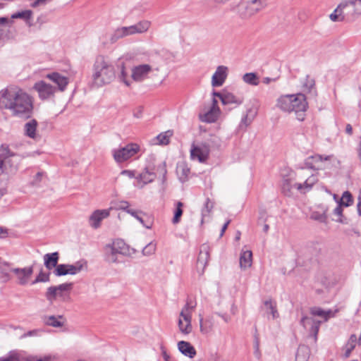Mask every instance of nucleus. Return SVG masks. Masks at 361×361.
<instances>
[{
  "mask_svg": "<svg viewBox=\"0 0 361 361\" xmlns=\"http://www.w3.org/2000/svg\"><path fill=\"white\" fill-rule=\"evenodd\" d=\"M157 245L153 242L148 243L143 249L142 254L145 256H151L155 253Z\"/></svg>",
  "mask_w": 361,
  "mask_h": 361,
  "instance_id": "nucleus-46",
  "label": "nucleus"
},
{
  "mask_svg": "<svg viewBox=\"0 0 361 361\" xmlns=\"http://www.w3.org/2000/svg\"><path fill=\"white\" fill-rule=\"evenodd\" d=\"M310 350L305 345H301L298 348L295 361H307L309 358Z\"/></svg>",
  "mask_w": 361,
  "mask_h": 361,
  "instance_id": "nucleus-39",
  "label": "nucleus"
},
{
  "mask_svg": "<svg viewBox=\"0 0 361 361\" xmlns=\"http://www.w3.org/2000/svg\"><path fill=\"white\" fill-rule=\"evenodd\" d=\"M268 217L269 216H268V215H267L266 212H264L263 210L260 211L258 221H257V224L259 226H262V231L265 233H267L269 232V225L266 223Z\"/></svg>",
  "mask_w": 361,
  "mask_h": 361,
  "instance_id": "nucleus-41",
  "label": "nucleus"
},
{
  "mask_svg": "<svg viewBox=\"0 0 361 361\" xmlns=\"http://www.w3.org/2000/svg\"><path fill=\"white\" fill-rule=\"evenodd\" d=\"M221 102L224 105L235 104L238 106L243 103V99L234 95L233 93L224 92Z\"/></svg>",
  "mask_w": 361,
  "mask_h": 361,
  "instance_id": "nucleus-31",
  "label": "nucleus"
},
{
  "mask_svg": "<svg viewBox=\"0 0 361 361\" xmlns=\"http://www.w3.org/2000/svg\"><path fill=\"white\" fill-rule=\"evenodd\" d=\"M329 18L333 22H341L345 20L341 12H336V8L331 14H330Z\"/></svg>",
  "mask_w": 361,
  "mask_h": 361,
  "instance_id": "nucleus-50",
  "label": "nucleus"
},
{
  "mask_svg": "<svg viewBox=\"0 0 361 361\" xmlns=\"http://www.w3.org/2000/svg\"><path fill=\"white\" fill-rule=\"evenodd\" d=\"M171 136V133L170 131L160 133L156 137L155 139L157 142L155 143L159 145H167L169 142V139Z\"/></svg>",
  "mask_w": 361,
  "mask_h": 361,
  "instance_id": "nucleus-44",
  "label": "nucleus"
},
{
  "mask_svg": "<svg viewBox=\"0 0 361 361\" xmlns=\"http://www.w3.org/2000/svg\"><path fill=\"white\" fill-rule=\"evenodd\" d=\"M345 131L349 135L352 134V133H353V128H352L351 125L347 124V126L345 127Z\"/></svg>",
  "mask_w": 361,
  "mask_h": 361,
  "instance_id": "nucleus-63",
  "label": "nucleus"
},
{
  "mask_svg": "<svg viewBox=\"0 0 361 361\" xmlns=\"http://www.w3.org/2000/svg\"><path fill=\"white\" fill-rule=\"evenodd\" d=\"M357 212H358L359 215L361 216V197H359V202L357 203Z\"/></svg>",
  "mask_w": 361,
  "mask_h": 361,
  "instance_id": "nucleus-64",
  "label": "nucleus"
},
{
  "mask_svg": "<svg viewBox=\"0 0 361 361\" xmlns=\"http://www.w3.org/2000/svg\"><path fill=\"white\" fill-rule=\"evenodd\" d=\"M190 170L187 164L182 161L177 164L176 173L180 182L184 183L188 180Z\"/></svg>",
  "mask_w": 361,
  "mask_h": 361,
  "instance_id": "nucleus-26",
  "label": "nucleus"
},
{
  "mask_svg": "<svg viewBox=\"0 0 361 361\" xmlns=\"http://www.w3.org/2000/svg\"><path fill=\"white\" fill-rule=\"evenodd\" d=\"M345 20H353L361 14V0H343L336 7Z\"/></svg>",
  "mask_w": 361,
  "mask_h": 361,
  "instance_id": "nucleus-9",
  "label": "nucleus"
},
{
  "mask_svg": "<svg viewBox=\"0 0 361 361\" xmlns=\"http://www.w3.org/2000/svg\"><path fill=\"white\" fill-rule=\"evenodd\" d=\"M283 176V192L287 196H291L293 194V190L295 189L301 193L309 192L314 185L318 181L315 175L310 176L304 183H293L294 172L289 169L284 170L282 173Z\"/></svg>",
  "mask_w": 361,
  "mask_h": 361,
  "instance_id": "nucleus-4",
  "label": "nucleus"
},
{
  "mask_svg": "<svg viewBox=\"0 0 361 361\" xmlns=\"http://www.w3.org/2000/svg\"><path fill=\"white\" fill-rule=\"evenodd\" d=\"M255 114L256 112L255 111L248 109L246 112V114L242 117L239 124V128L240 129L247 128L251 123Z\"/></svg>",
  "mask_w": 361,
  "mask_h": 361,
  "instance_id": "nucleus-38",
  "label": "nucleus"
},
{
  "mask_svg": "<svg viewBox=\"0 0 361 361\" xmlns=\"http://www.w3.org/2000/svg\"><path fill=\"white\" fill-rule=\"evenodd\" d=\"M209 258V252L208 247L207 245H202L197 262V269L200 274L204 273V270L207 265Z\"/></svg>",
  "mask_w": 361,
  "mask_h": 361,
  "instance_id": "nucleus-23",
  "label": "nucleus"
},
{
  "mask_svg": "<svg viewBox=\"0 0 361 361\" xmlns=\"http://www.w3.org/2000/svg\"><path fill=\"white\" fill-rule=\"evenodd\" d=\"M195 307V302L188 300L180 312L178 319V326L179 331L185 336L190 334L192 331V314Z\"/></svg>",
  "mask_w": 361,
  "mask_h": 361,
  "instance_id": "nucleus-7",
  "label": "nucleus"
},
{
  "mask_svg": "<svg viewBox=\"0 0 361 361\" xmlns=\"http://www.w3.org/2000/svg\"><path fill=\"white\" fill-rule=\"evenodd\" d=\"M54 274L58 276L68 274L67 264H59L54 270Z\"/></svg>",
  "mask_w": 361,
  "mask_h": 361,
  "instance_id": "nucleus-48",
  "label": "nucleus"
},
{
  "mask_svg": "<svg viewBox=\"0 0 361 361\" xmlns=\"http://www.w3.org/2000/svg\"><path fill=\"white\" fill-rule=\"evenodd\" d=\"M11 271L15 275L18 285L26 286L30 283L34 272V267L33 266H30L23 268H13L11 269Z\"/></svg>",
  "mask_w": 361,
  "mask_h": 361,
  "instance_id": "nucleus-13",
  "label": "nucleus"
},
{
  "mask_svg": "<svg viewBox=\"0 0 361 361\" xmlns=\"http://www.w3.org/2000/svg\"><path fill=\"white\" fill-rule=\"evenodd\" d=\"M243 81L249 85L257 86L259 83V78L255 73H247L242 77Z\"/></svg>",
  "mask_w": 361,
  "mask_h": 361,
  "instance_id": "nucleus-36",
  "label": "nucleus"
},
{
  "mask_svg": "<svg viewBox=\"0 0 361 361\" xmlns=\"http://www.w3.org/2000/svg\"><path fill=\"white\" fill-rule=\"evenodd\" d=\"M8 20L6 18H0V37L5 31V28L6 27V24L8 23Z\"/></svg>",
  "mask_w": 361,
  "mask_h": 361,
  "instance_id": "nucleus-54",
  "label": "nucleus"
},
{
  "mask_svg": "<svg viewBox=\"0 0 361 361\" xmlns=\"http://www.w3.org/2000/svg\"><path fill=\"white\" fill-rule=\"evenodd\" d=\"M49 281V276L43 272H40L36 277V279L32 281L30 284L34 285L39 282H47Z\"/></svg>",
  "mask_w": 361,
  "mask_h": 361,
  "instance_id": "nucleus-51",
  "label": "nucleus"
},
{
  "mask_svg": "<svg viewBox=\"0 0 361 361\" xmlns=\"http://www.w3.org/2000/svg\"><path fill=\"white\" fill-rule=\"evenodd\" d=\"M113 207H109L106 209H97L94 211L89 217L88 222L90 226L97 229L100 227L102 221L109 216L110 212Z\"/></svg>",
  "mask_w": 361,
  "mask_h": 361,
  "instance_id": "nucleus-17",
  "label": "nucleus"
},
{
  "mask_svg": "<svg viewBox=\"0 0 361 361\" xmlns=\"http://www.w3.org/2000/svg\"><path fill=\"white\" fill-rule=\"evenodd\" d=\"M268 4V0H251L245 6V12L241 13L244 18H250L262 11Z\"/></svg>",
  "mask_w": 361,
  "mask_h": 361,
  "instance_id": "nucleus-15",
  "label": "nucleus"
},
{
  "mask_svg": "<svg viewBox=\"0 0 361 361\" xmlns=\"http://www.w3.org/2000/svg\"><path fill=\"white\" fill-rule=\"evenodd\" d=\"M68 274L75 275L87 269V262L78 261L73 264H67Z\"/></svg>",
  "mask_w": 361,
  "mask_h": 361,
  "instance_id": "nucleus-35",
  "label": "nucleus"
},
{
  "mask_svg": "<svg viewBox=\"0 0 361 361\" xmlns=\"http://www.w3.org/2000/svg\"><path fill=\"white\" fill-rule=\"evenodd\" d=\"M338 163L336 159L332 156L323 157L319 154L309 157L305 160V166L314 170H324L329 169L331 165Z\"/></svg>",
  "mask_w": 361,
  "mask_h": 361,
  "instance_id": "nucleus-10",
  "label": "nucleus"
},
{
  "mask_svg": "<svg viewBox=\"0 0 361 361\" xmlns=\"http://www.w3.org/2000/svg\"><path fill=\"white\" fill-rule=\"evenodd\" d=\"M312 219H314V220H317V221H319L320 222H326V214L324 213V214H319V213H313L312 214Z\"/></svg>",
  "mask_w": 361,
  "mask_h": 361,
  "instance_id": "nucleus-53",
  "label": "nucleus"
},
{
  "mask_svg": "<svg viewBox=\"0 0 361 361\" xmlns=\"http://www.w3.org/2000/svg\"><path fill=\"white\" fill-rule=\"evenodd\" d=\"M153 72L152 66L147 63H141L133 66L130 69L133 82H142L149 78V75Z\"/></svg>",
  "mask_w": 361,
  "mask_h": 361,
  "instance_id": "nucleus-12",
  "label": "nucleus"
},
{
  "mask_svg": "<svg viewBox=\"0 0 361 361\" xmlns=\"http://www.w3.org/2000/svg\"><path fill=\"white\" fill-rule=\"evenodd\" d=\"M118 78L119 82L123 83L127 87H130L133 82L132 73H130V76L128 75L123 63L121 66L120 72L118 75Z\"/></svg>",
  "mask_w": 361,
  "mask_h": 361,
  "instance_id": "nucleus-33",
  "label": "nucleus"
},
{
  "mask_svg": "<svg viewBox=\"0 0 361 361\" xmlns=\"http://www.w3.org/2000/svg\"><path fill=\"white\" fill-rule=\"evenodd\" d=\"M219 114L220 109L218 106L217 100L216 99H213L212 105L210 109L204 115H201L200 118L204 122L213 123L217 120Z\"/></svg>",
  "mask_w": 361,
  "mask_h": 361,
  "instance_id": "nucleus-20",
  "label": "nucleus"
},
{
  "mask_svg": "<svg viewBox=\"0 0 361 361\" xmlns=\"http://www.w3.org/2000/svg\"><path fill=\"white\" fill-rule=\"evenodd\" d=\"M214 205V202L210 200L209 198L206 199V201L201 209V224H203L207 219L211 217Z\"/></svg>",
  "mask_w": 361,
  "mask_h": 361,
  "instance_id": "nucleus-28",
  "label": "nucleus"
},
{
  "mask_svg": "<svg viewBox=\"0 0 361 361\" xmlns=\"http://www.w3.org/2000/svg\"><path fill=\"white\" fill-rule=\"evenodd\" d=\"M121 175H124V176H128L129 178H133L134 177V173L133 171H129V170H123L121 171Z\"/></svg>",
  "mask_w": 361,
  "mask_h": 361,
  "instance_id": "nucleus-59",
  "label": "nucleus"
},
{
  "mask_svg": "<svg viewBox=\"0 0 361 361\" xmlns=\"http://www.w3.org/2000/svg\"><path fill=\"white\" fill-rule=\"evenodd\" d=\"M252 262V253L251 250L243 249L240 256V267L246 269L251 267Z\"/></svg>",
  "mask_w": 361,
  "mask_h": 361,
  "instance_id": "nucleus-27",
  "label": "nucleus"
},
{
  "mask_svg": "<svg viewBox=\"0 0 361 361\" xmlns=\"http://www.w3.org/2000/svg\"><path fill=\"white\" fill-rule=\"evenodd\" d=\"M43 176V173L42 172H38L34 176L33 180H32V185H37L41 180Z\"/></svg>",
  "mask_w": 361,
  "mask_h": 361,
  "instance_id": "nucleus-57",
  "label": "nucleus"
},
{
  "mask_svg": "<svg viewBox=\"0 0 361 361\" xmlns=\"http://www.w3.org/2000/svg\"><path fill=\"white\" fill-rule=\"evenodd\" d=\"M0 361H20V359L17 353H10L4 357H0Z\"/></svg>",
  "mask_w": 361,
  "mask_h": 361,
  "instance_id": "nucleus-52",
  "label": "nucleus"
},
{
  "mask_svg": "<svg viewBox=\"0 0 361 361\" xmlns=\"http://www.w3.org/2000/svg\"><path fill=\"white\" fill-rule=\"evenodd\" d=\"M334 214L338 218L335 219L334 221L341 224H346V218H345L343 215V209L342 205L339 203L337 207L334 209Z\"/></svg>",
  "mask_w": 361,
  "mask_h": 361,
  "instance_id": "nucleus-43",
  "label": "nucleus"
},
{
  "mask_svg": "<svg viewBox=\"0 0 361 361\" xmlns=\"http://www.w3.org/2000/svg\"><path fill=\"white\" fill-rule=\"evenodd\" d=\"M56 357L51 355L38 357V361H55Z\"/></svg>",
  "mask_w": 361,
  "mask_h": 361,
  "instance_id": "nucleus-58",
  "label": "nucleus"
},
{
  "mask_svg": "<svg viewBox=\"0 0 361 361\" xmlns=\"http://www.w3.org/2000/svg\"><path fill=\"white\" fill-rule=\"evenodd\" d=\"M132 35L130 26L121 27L117 28L111 35L110 40L111 42H116L118 39Z\"/></svg>",
  "mask_w": 361,
  "mask_h": 361,
  "instance_id": "nucleus-32",
  "label": "nucleus"
},
{
  "mask_svg": "<svg viewBox=\"0 0 361 361\" xmlns=\"http://www.w3.org/2000/svg\"><path fill=\"white\" fill-rule=\"evenodd\" d=\"M157 171L163 176H165L166 174V164L164 162L159 164L157 167Z\"/></svg>",
  "mask_w": 361,
  "mask_h": 361,
  "instance_id": "nucleus-56",
  "label": "nucleus"
},
{
  "mask_svg": "<svg viewBox=\"0 0 361 361\" xmlns=\"http://www.w3.org/2000/svg\"><path fill=\"white\" fill-rule=\"evenodd\" d=\"M229 224H230V220L227 221L222 226L221 233H220L221 237L223 236V235H224V232L226 231V230L227 229V227Z\"/></svg>",
  "mask_w": 361,
  "mask_h": 361,
  "instance_id": "nucleus-61",
  "label": "nucleus"
},
{
  "mask_svg": "<svg viewBox=\"0 0 361 361\" xmlns=\"http://www.w3.org/2000/svg\"><path fill=\"white\" fill-rule=\"evenodd\" d=\"M254 353H255V356L257 358H259L260 354H259V345H258L257 341H256L255 343V352H254Z\"/></svg>",
  "mask_w": 361,
  "mask_h": 361,
  "instance_id": "nucleus-60",
  "label": "nucleus"
},
{
  "mask_svg": "<svg viewBox=\"0 0 361 361\" xmlns=\"http://www.w3.org/2000/svg\"><path fill=\"white\" fill-rule=\"evenodd\" d=\"M214 325V320L212 317H208L204 320L201 314H200V329L203 334H208L212 332Z\"/></svg>",
  "mask_w": 361,
  "mask_h": 361,
  "instance_id": "nucleus-25",
  "label": "nucleus"
},
{
  "mask_svg": "<svg viewBox=\"0 0 361 361\" xmlns=\"http://www.w3.org/2000/svg\"><path fill=\"white\" fill-rule=\"evenodd\" d=\"M314 82L312 79L307 78L306 82L303 84V91L305 92L312 93V91L314 92Z\"/></svg>",
  "mask_w": 361,
  "mask_h": 361,
  "instance_id": "nucleus-49",
  "label": "nucleus"
},
{
  "mask_svg": "<svg viewBox=\"0 0 361 361\" xmlns=\"http://www.w3.org/2000/svg\"><path fill=\"white\" fill-rule=\"evenodd\" d=\"M73 287L72 283H65L59 286H50L47 288L45 297L50 304L56 301H68L71 298V290Z\"/></svg>",
  "mask_w": 361,
  "mask_h": 361,
  "instance_id": "nucleus-8",
  "label": "nucleus"
},
{
  "mask_svg": "<svg viewBox=\"0 0 361 361\" xmlns=\"http://www.w3.org/2000/svg\"><path fill=\"white\" fill-rule=\"evenodd\" d=\"M47 78L49 79L54 84L57 85V91L63 92L66 90V86L69 82V80L67 77L62 75L61 74L54 72L47 75Z\"/></svg>",
  "mask_w": 361,
  "mask_h": 361,
  "instance_id": "nucleus-21",
  "label": "nucleus"
},
{
  "mask_svg": "<svg viewBox=\"0 0 361 361\" xmlns=\"http://www.w3.org/2000/svg\"><path fill=\"white\" fill-rule=\"evenodd\" d=\"M276 106L285 112H294L296 118L302 121L305 119L308 104L305 94L298 93L280 97L277 100Z\"/></svg>",
  "mask_w": 361,
  "mask_h": 361,
  "instance_id": "nucleus-3",
  "label": "nucleus"
},
{
  "mask_svg": "<svg viewBox=\"0 0 361 361\" xmlns=\"http://www.w3.org/2000/svg\"><path fill=\"white\" fill-rule=\"evenodd\" d=\"M38 122L35 119H31L26 122L23 127L24 134L27 137L37 140L40 136L37 131Z\"/></svg>",
  "mask_w": 361,
  "mask_h": 361,
  "instance_id": "nucleus-22",
  "label": "nucleus"
},
{
  "mask_svg": "<svg viewBox=\"0 0 361 361\" xmlns=\"http://www.w3.org/2000/svg\"><path fill=\"white\" fill-rule=\"evenodd\" d=\"M353 202V197L350 192L345 191L340 200L339 204L342 206L348 207Z\"/></svg>",
  "mask_w": 361,
  "mask_h": 361,
  "instance_id": "nucleus-45",
  "label": "nucleus"
},
{
  "mask_svg": "<svg viewBox=\"0 0 361 361\" xmlns=\"http://www.w3.org/2000/svg\"><path fill=\"white\" fill-rule=\"evenodd\" d=\"M0 108L9 110L13 116L28 118L32 114L33 102L24 90L9 87L0 91Z\"/></svg>",
  "mask_w": 361,
  "mask_h": 361,
  "instance_id": "nucleus-1",
  "label": "nucleus"
},
{
  "mask_svg": "<svg viewBox=\"0 0 361 361\" xmlns=\"http://www.w3.org/2000/svg\"><path fill=\"white\" fill-rule=\"evenodd\" d=\"M137 180L136 186L138 188H143L147 184L152 183L156 178V173L149 171L147 167L145 170L135 177Z\"/></svg>",
  "mask_w": 361,
  "mask_h": 361,
  "instance_id": "nucleus-19",
  "label": "nucleus"
},
{
  "mask_svg": "<svg viewBox=\"0 0 361 361\" xmlns=\"http://www.w3.org/2000/svg\"><path fill=\"white\" fill-rule=\"evenodd\" d=\"M32 12L28 10L19 11L17 13H13L11 16L12 18H22L25 20H27L31 17Z\"/></svg>",
  "mask_w": 361,
  "mask_h": 361,
  "instance_id": "nucleus-47",
  "label": "nucleus"
},
{
  "mask_svg": "<svg viewBox=\"0 0 361 361\" xmlns=\"http://www.w3.org/2000/svg\"><path fill=\"white\" fill-rule=\"evenodd\" d=\"M209 154V148L207 145L200 144L192 145L190 148V158L192 160H196L199 162H204L207 159Z\"/></svg>",
  "mask_w": 361,
  "mask_h": 361,
  "instance_id": "nucleus-16",
  "label": "nucleus"
},
{
  "mask_svg": "<svg viewBox=\"0 0 361 361\" xmlns=\"http://www.w3.org/2000/svg\"><path fill=\"white\" fill-rule=\"evenodd\" d=\"M178 350L185 356L193 358L196 355L195 348L187 341H181L178 343Z\"/></svg>",
  "mask_w": 361,
  "mask_h": 361,
  "instance_id": "nucleus-24",
  "label": "nucleus"
},
{
  "mask_svg": "<svg viewBox=\"0 0 361 361\" xmlns=\"http://www.w3.org/2000/svg\"><path fill=\"white\" fill-rule=\"evenodd\" d=\"M228 69L225 66H219L212 77V87H221L228 76Z\"/></svg>",
  "mask_w": 361,
  "mask_h": 361,
  "instance_id": "nucleus-18",
  "label": "nucleus"
},
{
  "mask_svg": "<svg viewBox=\"0 0 361 361\" xmlns=\"http://www.w3.org/2000/svg\"><path fill=\"white\" fill-rule=\"evenodd\" d=\"M25 361H38V356H28Z\"/></svg>",
  "mask_w": 361,
  "mask_h": 361,
  "instance_id": "nucleus-62",
  "label": "nucleus"
},
{
  "mask_svg": "<svg viewBox=\"0 0 361 361\" xmlns=\"http://www.w3.org/2000/svg\"><path fill=\"white\" fill-rule=\"evenodd\" d=\"M135 250L130 248L122 240H116L104 247V259L108 263H119L118 255L130 256Z\"/></svg>",
  "mask_w": 361,
  "mask_h": 361,
  "instance_id": "nucleus-6",
  "label": "nucleus"
},
{
  "mask_svg": "<svg viewBox=\"0 0 361 361\" xmlns=\"http://www.w3.org/2000/svg\"><path fill=\"white\" fill-rule=\"evenodd\" d=\"M112 206L111 207H113V209L116 210H123L125 211L128 214V211H130V204L128 201L126 200H120V201H115L111 202Z\"/></svg>",
  "mask_w": 361,
  "mask_h": 361,
  "instance_id": "nucleus-40",
  "label": "nucleus"
},
{
  "mask_svg": "<svg viewBox=\"0 0 361 361\" xmlns=\"http://www.w3.org/2000/svg\"><path fill=\"white\" fill-rule=\"evenodd\" d=\"M128 214L137 219L144 227L151 228L152 224L145 223L143 219V216H146V214L144 212L131 208L130 211H128Z\"/></svg>",
  "mask_w": 361,
  "mask_h": 361,
  "instance_id": "nucleus-34",
  "label": "nucleus"
},
{
  "mask_svg": "<svg viewBox=\"0 0 361 361\" xmlns=\"http://www.w3.org/2000/svg\"><path fill=\"white\" fill-rule=\"evenodd\" d=\"M337 310H324L319 307H314L310 309V314L313 317H318L320 319H315L313 317H303L301 324L305 328L310 327V333L313 335L314 341L317 338L319 326L322 322L328 321L330 318L335 317Z\"/></svg>",
  "mask_w": 361,
  "mask_h": 361,
  "instance_id": "nucleus-5",
  "label": "nucleus"
},
{
  "mask_svg": "<svg viewBox=\"0 0 361 361\" xmlns=\"http://www.w3.org/2000/svg\"><path fill=\"white\" fill-rule=\"evenodd\" d=\"M151 25V23L148 20H142L137 23L130 25V31L132 35L136 34H142L146 32Z\"/></svg>",
  "mask_w": 361,
  "mask_h": 361,
  "instance_id": "nucleus-29",
  "label": "nucleus"
},
{
  "mask_svg": "<svg viewBox=\"0 0 361 361\" xmlns=\"http://www.w3.org/2000/svg\"><path fill=\"white\" fill-rule=\"evenodd\" d=\"M34 89L38 93L39 97L42 99H49L54 97L55 93L57 92L56 87L47 83L44 80H40L36 82L34 85Z\"/></svg>",
  "mask_w": 361,
  "mask_h": 361,
  "instance_id": "nucleus-14",
  "label": "nucleus"
},
{
  "mask_svg": "<svg viewBox=\"0 0 361 361\" xmlns=\"http://www.w3.org/2000/svg\"><path fill=\"white\" fill-rule=\"evenodd\" d=\"M356 342H357V337L355 335L353 334L350 337V338L346 344V346L350 347V349H354V348L355 347V345H356Z\"/></svg>",
  "mask_w": 361,
  "mask_h": 361,
  "instance_id": "nucleus-55",
  "label": "nucleus"
},
{
  "mask_svg": "<svg viewBox=\"0 0 361 361\" xmlns=\"http://www.w3.org/2000/svg\"><path fill=\"white\" fill-rule=\"evenodd\" d=\"M183 204L181 202H178L176 203V209L174 212V216L172 219V223L173 224H177L180 222L181 216L183 214Z\"/></svg>",
  "mask_w": 361,
  "mask_h": 361,
  "instance_id": "nucleus-42",
  "label": "nucleus"
},
{
  "mask_svg": "<svg viewBox=\"0 0 361 361\" xmlns=\"http://www.w3.org/2000/svg\"><path fill=\"white\" fill-rule=\"evenodd\" d=\"M63 317L61 316H47L43 319L44 323L46 325L51 326L53 327H61L63 325V322L60 321Z\"/></svg>",
  "mask_w": 361,
  "mask_h": 361,
  "instance_id": "nucleus-37",
  "label": "nucleus"
},
{
  "mask_svg": "<svg viewBox=\"0 0 361 361\" xmlns=\"http://www.w3.org/2000/svg\"><path fill=\"white\" fill-rule=\"evenodd\" d=\"M116 78L114 65L102 56L96 58L92 68L90 85L97 89L111 84Z\"/></svg>",
  "mask_w": 361,
  "mask_h": 361,
  "instance_id": "nucleus-2",
  "label": "nucleus"
},
{
  "mask_svg": "<svg viewBox=\"0 0 361 361\" xmlns=\"http://www.w3.org/2000/svg\"><path fill=\"white\" fill-rule=\"evenodd\" d=\"M59 258V256L57 252L44 255V266L48 269H52L53 268L56 267Z\"/></svg>",
  "mask_w": 361,
  "mask_h": 361,
  "instance_id": "nucleus-30",
  "label": "nucleus"
},
{
  "mask_svg": "<svg viewBox=\"0 0 361 361\" xmlns=\"http://www.w3.org/2000/svg\"><path fill=\"white\" fill-rule=\"evenodd\" d=\"M140 151V146L136 143H130L125 147L113 150V157L117 163H122L133 157Z\"/></svg>",
  "mask_w": 361,
  "mask_h": 361,
  "instance_id": "nucleus-11",
  "label": "nucleus"
}]
</instances>
